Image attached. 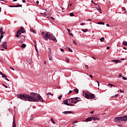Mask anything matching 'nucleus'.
<instances>
[{
    "instance_id": "1",
    "label": "nucleus",
    "mask_w": 127,
    "mask_h": 127,
    "mask_svg": "<svg viewBox=\"0 0 127 127\" xmlns=\"http://www.w3.org/2000/svg\"><path fill=\"white\" fill-rule=\"evenodd\" d=\"M17 97L25 101L38 102V100H39L40 102H44L41 96H18Z\"/></svg>"
},
{
    "instance_id": "2",
    "label": "nucleus",
    "mask_w": 127,
    "mask_h": 127,
    "mask_svg": "<svg viewBox=\"0 0 127 127\" xmlns=\"http://www.w3.org/2000/svg\"><path fill=\"white\" fill-rule=\"evenodd\" d=\"M42 35L45 40L50 39V40H53L55 42H57V39H56L55 36H53V34H48V33L43 32L42 33Z\"/></svg>"
},
{
    "instance_id": "3",
    "label": "nucleus",
    "mask_w": 127,
    "mask_h": 127,
    "mask_svg": "<svg viewBox=\"0 0 127 127\" xmlns=\"http://www.w3.org/2000/svg\"><path fill=\"white\" fill-rule=\"evenodd\" d=\"M114 121L116 124L122 123V122H126L127 121V116H124L121 117H116L114 119Z\"/></svg>"
},
{
    "instance_id": "4",
    "label": "nucleus",
    "mask_w": 127,
    "mask_h": 127,
    "mask_svg": "<svg viewBox=\"0 0 127 127\" xmlns=\"http://www.w3.org/2000/svg\"><path fill=\"white\" fill-rule=\"evenodd\" d=\"M21 33H24V28L22 27H21L20 29H18L17 31L16 37H17V38H19V35H20Z\"/></svg>"
},
{
    "instance_id": "5",
    "label": "nucleus",
    "mask_w": 127,
    "mask_h": 127,
    "mask_svg": "<svg viewBox=\"0 0 127 127\" xmlns=\"http://www.w3.org/2000/svg\"><path fill=\"white\" fill-rule=\"evenodd\" d=\"M82 95L83 96H95V94L91 93V92H89L87 90L82 91Z\"/></svg>"
},
{
    "instance_id": "6",
    "label": "nucleus",
    "mask_w": 127,
    "mask_h": 127,
    "mask_svg": "<svg viewBox=\"0 0 127 127\" xmlns=\"http://www.w3.org/2000/svg\"><path fill=\"white\" fill-rule=\"evenodd\" d=\"M19 38H20V40L19 41L21 43H23V41H24V40L25 39V37L24 36H23V35L20 34Z\"/></svg>"
},
{
    "instance_id": "7",
    "label": "nucleus",
    "mask_w": 127,
    "mask_h": 127,
    "mask_svg": "<svg viewBox=\"0 0 127 127\" xmlns=\"http://www.w3.org/2000/svg\"><path fill=\"white\" fill-rule=\"evenodd\" d=\"M7 44V43L6 42V41L2 42V43H1V46L3 47V48H4V49H7V47L6 46Z\"/></svg>"
},
{
    "instance_id": "8",
    "label": "nucleus",
    "mask_w": 127,
    "mask_h": 127,
    "mask_svg": "<svg viewBox=\"0 0 127 127\" xmlns=\"http://www.w3.org/2000/svg\"><path fill=\"white\" fill-rule=\"evenodd\" d=\"M73 100H76V101H73V104H76V103H78V102H79V101H81V99L79 97H76L74 98Z\"/></svg>"
},
{
    "instance_id": "9",
    "label": "nucleus",
    "mask_w": 127,
    "mask_h": 127,
    "mask_svg": "<svg viewBox=\"0 0 127 127\" xmlns=\"http://www.w3.org/2000/svg\"><path fill=\"white\" fill-rule=\"evenodd\" d=\"M85 98H86V99H95V98H96L95 96H84Z\"/></svg>"
},
{
    "instance_id": "10",
    "label": "nucleus",
    "mask_w": 127,
    "mask_h": 127,
    "mask_svg": "<svg viewBox=\"0 0 127 127\" xmlns=\"http://www.w3.org/2000/svg\"><path fill=\"white\" fill-rule=\"evenodd\" d=\"M26 61L29 65H31V63L32 62V60H31V59H30L29 58H28V59H26Z\"/></svg>"
},
{
    "instance_id": "11",
    "label": "nucleus",
    "mask_w": 127,
    "mask_h": 127,
    "mask_svg": "<svg viewBox=\"0 0 127 127\" xmlns=\"http://www.w3.org/2000/svg\"><path fill=\"white\" fill-rule=\"evenodd\" d=\"M16 124H15V117H14L13 119L12 127H16Z\"/></svg>"
},
{
    "instance_id": "12",
    "label": "nucleus",
    "mask_w": 127,
    "mask_h": 127,
    "mask_svg": "<svg viewBox=\"0 0 127 127\" xmlns=\"http://www.w3.org/2000/svg\"><path fill=\"white\" fill-rule=\"evenodd\" d=\"M40 14H41V15L42 16H44L45 17L47 16V12H44V13H40Z\"/></svg>"
},
{
    "instance_id": "13",
    "label": "nucleus",
    "mask_w": 127,
    "mask_h": 127,
    "mask_svg": "<svg viewBox=\"0 0 127 127\" xmlns=\"http://www.w3.org/2000/svg\"><path fill=\"white\" fill-rule=\"evenodd\" d=\"M93 120V117H91L90 118H88L85 120L86 122H91Z\"/></svg>"
},
{
    "instance_id": "14",
    "label": "nucleus",
    "mask_w": 127,
    "mask_h": 127,
    "mask_svg": "<svg viewBox=\"0 0 127 127\" xmlns=\"http://www.w3.org/2000/svg\"><path fill=\"white\" fill-rule=\"evenodd\" d=\"M74 99H75V98H70L69 99H68L67 100V102L68 103H73L74 102Z\"/></svg>"
},
{
    "instance_id": "15",
    "label": "nucleus",
    "mask_w": 127,
    "mask_h": 127,
    "mask_svg": "<svg viewBox=\"0 0 127 127\" xmlns=\"http://www.w3.org/2000/svg\"><path fill=\"white\" fill-rule=\"evenodd\" d=\"M30 96H40V95L37 94V93H33V92H31L30 93Z\"/></svg>"
},
{
    "instance_id": "16",
    "label": "nucleus",
    "mask_w": 127,
    "mask_h": 127,
    "mask_svg": "<svg viewBox=\"0 0 127 127\" xmlns=\"http://www.w3.org/2000/svg\"><path fill=\"white\" fill-rule=\"evenodd\" d=\"M113 62H114V63H120L121 62V61L119 60H113Z\"/></svg>"
},
{
    "instance_id": "17",
    "label": "nucleus",
    "mask_w": 127,
    "mask_h": 127,
    "mask_svg": "<svg viewBox=\"0 0 127 127\" xmlns=\"http://www.w3.org/2000/svg\"><path fill=\"white\" fill-rule=\"evenodd\" d=\"M48 58L49 60H51V61H52V56L51 55V53H49L48 54Z\"/></svg>"
},
{
    "instance_id": "18",
    "label": "nucleus",
    "mask_w": 127,
    "mask_h": 127,
    "mask_svg": "<svg viewBox=\"0 0 127 127\" xmlns=\"http://www.w3.org/2000/svg\"><path fill=\"white\" fill-rule=\"evenodd\" d=\"M63 113L64 115H67V114H72V112L71 111H64Z\"/></svg>"
},
{
    "instance_id": "19",
    "label": "nucleus",
    "mask_w": 127,
    "mask_h": 127,
    "mask_svg": "<svg viewBox=\"0 0 127 127\" xmlns=\"http://www.w3.org/2000/svg\"><path fill=\"white\" fill-rule=\"evenodd\" d=\"M0 33L1 34V33H4V32H3V27H1L0 28Z\"/></svg>"
},
{
    "instance_id": "20",
    "label": "nucleus",
    "mask_w": 127,
    "mask_h": 127,
    "mask_svg": "<svg viewBox=\"0 0 127 127\" xmlns=\"http://www.w3.org/2000/svg\"><path fill=\"white\" fill-rule=\"evenodd\" d=\"M92 120H93V121H96V120L99 121L100 118L98 117H93Z\"/></svg>"
},
{
    "instance_id": "21",
    "label": "nucleus",
    "mask_w": 127,
    "mask_h": 127,
    "mask_svg": "<svg viewBox=\"0 0 127 127\" xmlns=\"http://www.w3.org/2000/svg\"><path fill=\"white\" fill-rule=\"evenodd\" d=\"M74 93H76V94H78L79 93V89L76 88L74 89Z\"/></svg>"
},
{
    "instance_id": "22",
    "label": "nucleus",
    "mask_w": 127,
    "mask_h": 127,
    "mask_svg": "<svg viewBox=\"0 0 127 127\" xmlns=\"http://www.w3.org/2000/svg\"><path fill=\"white\" fill-rule=\"evenodd\" d=\"M68 100H65L64 101V105H66V106H68V105H69V103H68Z\"/></svg>"
},
{
    "instance_id": "23",
    "label": "nucleus",
    "mask_w": 127,
    "mask_h": 127,
    "mask_svg": "<svg viewBox=\"0 0 127 127\" xmlns=\"http://www.w3.org/2000/svg\"><path fill=\"white\" fill-rule=\"evenodd\" d=\"M30 31H31V32H33V33H34V34H36V32H35V31L33 29H30Z\"/></svg>"
},
{
    "instance_id": "24",
    "label": "nucleus",
    "mask_w": 127,
    "mask_h": 127,
    "mask_svg": "<svg viewBox=\"0 0 127 127\" xmlns=\"http://www.w3.org/2000/svg\"><path fill=\"white\" fill-rule=\"evenodd\" d=\"M21 46L22 48H25V47H26V45L25 44H23Z\"/></svg>"
},
{
    "instance_id": "25",
    "label": "nucleus",
    "mask_w": 127,
    "mask_h": 127,
    "mask_svg": "<svg viewBox=\"0 0 127 127\" xmlns=\"http://www.w3.org/2000/svg\"><path fill=\"white\" fill-rule=\"evenodd\" d=\"M65 60H66V62L67 63H69V62H70V60L69 59V58H65Z\"/></svg>"
},
{
    "instance_id": "26",
    "label": "nucleus",
    "mask_w": 127,
    "mask_h": 127,
    "mask_svg": "<svg viewBox=\"0 0 127 127\" xmlns=\"http://www.w3.org/2000/svg\"><path fill=\"white\" fill-rule=\"evenodd\" d=\"M100 40L101 42H104V40H105V38L104 37H102L100 39Z\"/></svg>"
},
{
    "instance_id": "27",
    "label": "nucleus",
    "mask_w": 127,
    "mask_h": 127,
    "mask_svg": "<svg viewBox=\"0 0 127 127\" xmlns=\"http://www.w3.org/2000/svg\"><path fill=\"white\" fill-rule=\"evenodd\" d=\"M123 45H124L125 46H127V41H124V42H123Z\"/></svg>"
},
{
    "instance_id": "28",
    "label": "nucleus",
    "mask_w": 127,
    "mask_h": 127,
    "mask_svg": "<svg viewBox=\"0 0 127 127\" xmlns=\"http://www.w3.org/2000/svg\"><path fill=\"white\" fill-rule=\"evenodd\" d=\"M77 122H78L77 121H75L73 123H72V127H75V125L74 124H74H77Z\"/></svg>"
},
{
    "instance_id": "29",
    "label": "nucleus",
    "mask_w": 127,
    "mask_h": 127,
    "mask_svg": "<svg viewBox=\"0 0 127 127\" xmlns=\"http://www.w3.org/2000/svg\"><path fill=\"white\" fill-rule=\"evenodd\" d=\"M19 96H29V95H27L26 94H20Z\"/></svg>"
},
{
    "instance_id": "30",
    "label": "nucleus",
    "mask_w": 127,
    "mask_h": 127,
    "mask_svg": "<svg viewBox=\"0 0 127 127\" xmlns=\"http://www.w3.org/2000/svg\"><path fill=\"white\" fill-rule=\"evenodd\" d=\"M0 39H1L2 38H3V34H4V33H1L0 34Z\"/></svg>"
},
{
    "instance_id": "31",
    "label": "nucleus",
    "mask_w": 127,
    "mask_h": 127,
    "mask_svg": "<svg viewBox=\"0 0 127 127\" xmlns=\"http://www.w3.org/2000/svg\"><path fill=\"white\" fill-rule=\"evenodd\" d=\"M81 31H83V32H87V31H88V29H81Z\"/></svg>"
},
{
    "instance_id": "32",
    "label": "nucleus",
    "mask_w": 127,
    "mask_h": 127,
    "mask_svg": "<svg viewBox=\"0 0 127 127\" xmlns=\"http://www.w3.org/2000/svg\"><path fill=\"white\" fill-rule=\"evenodd\" d=\"M98 24H102V25H105V23L103 22H99L98 23Z\"/></svg>"
},
{
    "instance_id": "33",
    "label": "nucleus",
    "mask_w": 127,
    "mask_h": 127,
    "mask_svg": "<svg viewBox=\"0 0 127 127\" xmlns=\"http://www.w3.org/2000/svg\"><path fill=\"white\" fill-rule=\"evenodd\" d=\"M22 6V4H18L16 5V7H21Z\"/></svg>"
},
{
    "instance_id": "34",
    "label": "nucleus",
    "mask_w": 127,
    "mask_h": 127,
    "mask_svg": "<svg viewBox=\"0 0 127 127\" xmlns=\"http://www.w3.org/2000/svg\"><path fill=\"white\" fill-rule=\"evenodd\" d=\"M1 76L2 78H7V76H6L4 73H3Z\"/></svg>"
},
{
    "instance_id": "35",
    "label": "nucleus",
    "mask_w": 127,
    "mask_h": 127,
    "mask_svg": "<svg viewBox=\"0 0 127 127\" xmlns=\"http://www.w3.org/2000/svg\"><path fill=\"white\" fill-rule=\"evenodd\" d=\"M53 96V94H52V93H51V92H50V93H47V96Z\"/></svg>"
},
{
    "instance_id": "36",
    "label": "nucleus",
    "mask_w": 127,
    "mask_h": 127,
    "mask_svg": "<svg viewBox=\"0 0 127 127\" xmlns=\"http://www.w3.org/2000/svg\"><path fill=\"white\" fill-rule=\"evenodd\" d=\"M35 50L37 52V54H38V50L37 49V47H36V46H35Z\"/></svg>"
},
{
    "instance_id": "37",
    "label": "nucleus",
    "mask_w": 127,
    "mask_h": 127,
    "mask_svg": "<svg viewBox=\"0 0 127 127\" xmlns=\"http://www.w3.org/2000/svg\"><path fill=\"white\" fill-rule=\"evenodd\" d=\"M67 49H68L69 52H73V50H72V49H70V48H68Z\"/></svg>"
},
{
    "instance_id": "38",
    "label": "nucleus",
    "mask_w": 127,
    "mask_h": 127,
    "mask_svg": "<svg viewBox=\"0 0 127 127\" xmlns=\"http://www.w3.org/2000/svg\"><path fill=\"white\" fill-rule=\"evenodd\" d=\"M51 122L53 123V124H54V125H55V122H54L53 118H51Z\"/></svg>"
},
{
    "instance_id": "39",
    "label": "nucleus",
    "mask_w": 127,
    "mask_h": 127,
    "mask_svg": "<svg viewBox=\"0 0 127 127\" xmlns=\"http://www.w3.org/2000/svg\"><path fill=\"white\" fill-rule=\"evenodd\" d=\"M108 86H110L111 87H115V85H113V84H111V83H109V84H108Z\"/></svg>"
},
{
    "instance_id": "40",
    "label": "nucleus",
    "mask_w": 127,
    "mask_h": 127,
    "mask_svg": "<svg viewBox=\"0 0 127 127\" xmlns=\"http://www.w3.org/2000/svg\"><path fill=\"white\" fill-rule=\"evenodd\" d=\"M68 34L70 36H72V37H73L74 36V35H73V34L72 33H68Z\"/></svg>"
},
{
    "instance_id": "41",
    "label": "nucleus",
    "mask_w": 127,
    "mask_h": 127,
    "mask_svg": "<svg viewBox=\"0 0 127 127\" xmlns=\"http://www.w3.org/2000/svg\"><path fill=\"white\" fill-rule=\"evenodd\" d=\"M67 106H75V105L74 104H72L71 103H68V104H67Z\"/></svg>"
},
{
    "instance_id": "42",
    "label": "nucleus",
    "mask_w": 127,
    "mask_h": 127,
    "mask_svg": "<svg viewBox=\"0 0 127 127\" xmlns=\"http://www.w3.org/2000/svg\"><path fill=\"white\" fill-rule=\"evenodd\" d=\"M95 6L97 8H100V6L99 5V4H96L95 5Z\"/></svg>"
},
{
    "instance_id": "43",
    "label": "nucleus",
    "mask_w": 127,
    "mask_h": 127,
    "mask_svg": "<svg viewBox=\"0 0 127 127\" xmlns=\"http://www.w3.org/2000/svg\"><path fill=\"white\" fill-rule=\"evenodd\" d=\"M97 10L100 11V13H102V10H101V8H97Z\"/></svg>"
},
{
    "instance_id": "44",
    "label": "nucleus",
    "mask_w": 127,
    "mask_h": 127,
    "mask_svg": "<svg viewBox=\"0 0 127 127\" xmlns=\"http://www.w3.org/2000/svg\"><path fill=\"white\" fill-rule=\"evenodd\" d=\"M2 85H3V86L4 87H5L6 88H8V87L7 86V85H5V84H4L2 83Z\"/></svg>"
},
{
    "instance_id": "45",
    "label": "nucleus",
    "mask_w": 127,
    "mask_h": 127,
    "mask_svg": "<svg viewBox=\"0 0 127 127\" xmlns=\"http://www.w3.org/2000/svg\"><path fill=\"white\" fill-rule=\"evenodd\" d=\"M9 7H16V5H9Z\"/></svg>"
},
{
    "instance_id": "46",
    "label": "nucleus",
    "mask_w": 127,
    "mask_h": 127,
    "mask_svg": "<svg viewBox=\"0 0 127 127\" xmlns=\"http://www.w3.org/2000/svg\"><path fill=\"white\" fill-rule=\"evenodd\" d=\"M60 50H61V51H62V52H64V51H65V50L62 48H61Z\"/></svg>"
},
{
    "instance_id": "47",
    "label": "nucleus",
    "mask_w": 127,
    "mask_h": 127,
    "mask_svg": "<svg viewBox=\"0 0 127 127\" xmlns=\"http://www.w3.org/2000/svg\"><path fill=\"white\" fill-rule=\"evenodd\" d=\"M69 15H70V16H73L74 15V13H69Z\"/></svg>"
},
{
    "instance_id": "48",
    "label": "nucleus",
    "mask_w": 127,
    "mask_h": 127,
    "mask_svg": "<svg viewBox=\"0 0 127 127\" xmlns=\"http://www.w3.org/2000/svg\"><path fill=\"white\" fill-rule=\"evenodd\" d=\"M123 80H127V78L125 76H122Z\"/></svg>"
},
{
    "instance_id": "49",
    "label": "nucleus",
    "mask_w": 127,
    "mask_h": 127,
    "mask_svg": "<svg viewBox=\"0 0 127 127\" xmlns=\"http://www.w3.org/2000/svg\"><path fill=\"white\" fill-rule=\"evenodd\" d=\"M122 10H124L125 11H126V10H127V9H126V8L125 7H122Z\"/></svg>"
},
{
    "instance_id": "50",
    "label": "nucleus",
    "mask_w": 127,
    "mask_h": 127,
    "mask_svg": "<svg viewBox=\"0 0 127 127\" xmlns=\"http://www.w3.org/2000/svg\"><path fill=\"white\" fill-rule=\"evenodd\" d=\"M85 68H86L87 69H89V66H88V65L85 64Z\"/></svg>"
},
{
    "instance_id": "51",
    "label": "nucleus",
    "mask_w": 127,
    "mask_h": 127,
    "mask_svg": "<svg viewBox=\"0 0 127 127\" xmlns=\"http://www.w3.org/2000/svg\"><path fill=\"white\" fill-rule=\"evenodd\" d=\"M91 2H93V3H94V4L95 5V4H97V3H96L94 1V0H91Z\"/></svg>"
},
{
    "instance_id": "52",
    "label": "nucleus",
    "mask_w": 127,
    "mask_h": 127,
    "mask_svg": "<svg viewBox=\"0 0 127 127\" xmlns=\"http://www.w3.org/2000/svg\"><path fill=\"white\" fill-rule=\"evenodd\" d=\"M96 82H97V83H98V87H99V86H100V82H99V81H98V80H96Z\"/></svg>"
},
{
    "instance_id": "53",
    "label": "nucleus",
    "mask_w": 127,
    "mask_h": 127,
    "mask_svg": "<svg viewBox=\"0 0 127 127\" xmlns=\"http://www.w3.org/2000/svg\"><path fill=\"white\" fill-rule=\"evenodd\" d=\"M73 42L74 44H75V45H77V43L76 42V41L75 40H73Z\"/></svg>"
},
{
    "instance_id": "54",
    "label": "nucleus",
    "mask_w": 127,
    "mask_h": 127,
    "mask_svg": "<svg viewBox=\"0 0 127 127\" xmlns=\"http://www.w3.org/2000/svg\"><path fill=\"white\" fill-rule=\"evenodd\" d=\"M72 93V90H70L69 92L67 93V95H69V94H71Z\"/></svg>"
},
{
    "instance_id": "55",
    "label": "nucleus",
    "mask_w": 127,
    "mask_h": 127,
    "mask_svg": "<svg viewBox=\"0 0 127 127\" xmlns=\"http://www.w3.org/2000/svg\"><path fill=\"white\" fill-rule=\"evenodd\" d=\"M51 18L52 20H55V19L53 17H51Z\"/></svg>"
},
{
    "instance_id": "56",
    "label": "nucleus",
    "mask_w": 127,
    "mask_h": 127,
    "mask_svg": "<svg viewBox=\"0 0 127 127\" xmlns=\"http://www.w3.org/2000/svg\"><path fill=\"white\" fill-rule=\"evenodd\" d=\"M121 77H123V76L122 75V74L120 73V74H119V78H121Z\"/></svg>"
},
{
    "instance_id": "57",
    "label": "nucleus",
    "mask_w": 127,
    "mask_h": 127,
    "mask_svg": "<svg viewBox=\"0 0 127 127\" xmlns=\"http://www.w3.org/2000/svg\"><path fill=\"white\" fill-rule=\"evenodd\" d=\"M80 24L81 25H85V23H81Z\"/></svg>"
},
{
    "instance_id": "58",
    "label": "nucleus",
    "mask_w": 127,
    "mask_h": 127,
    "mask_svg": "<svg viewBox=\"0 0 127 127\" xmlns=\"http://www.w3.org/2000/svg\"><path fill=\"white\" fill-rule=\"evenodd\" d=\"M22 2L25 3V2H26V1L25 0H22Z\"/></svg>"
},
{
    "instance_id": "59",
    "label": "nucleus",
    "mask_w": 127,
    "mask_h": 127,
    "mask_svg": "<svg viewBox=\"0 0 127 127\" xmlns=\"http://www.w3.org/2000/svg\"><path fill=\"white\" fill-rule=\"evenodd\" d=\"M61 98H62V96H59L58 97L59 100H61Z\"/></svg>"
},
{
    "instance_id": "60",
    "label": "nucleus",
    "mask_w": 127,
    "mask_h": 127,
    "mask_svg": "<svg viewBox=\"0 0 127 127\" xmlns=\"http://www.w3.org/2000/svg\"><path fill=\"white\" fill-rule=\"evenodd\" d=\"M89 77H90V78H91V79H93V76L92 75L90 74Z\"/></svg>"
},
{
    "instance_id": "61",
    "label": "nucleus",
    "mask_w": 127,
    "mask_h": 127,
    "mask_svg": "<svg viewBox=\"0 0 127 127\" xmlns=\"http://www.w3.org/2000/svg\"><path fill=\"white\" fill-rule=\"evenodd\" d=\"M5 80H6V81H7L8 82H9V79H8V78H5Z\"/></svg>"
},
{
    "instance_id": "62",
    "label": "nucleus",
    "mask_w": 127,
    "mask_h": 127,
    "mask_svg": "<svg viewBox=\"0 0 127 127\" xmlns=\"http://www.w3.org/2000/svg\"><path fill=\"white\" fill-rule=\"evenodd\" d=\"M3 74V73H2L1 71H0V75H2Z\"/></svg>"
},
{
    "instance_id": "63",
    "label": "nucleus",
    "mask_w": 127,
    "mask_h": 127,
    "mask_svg": "<svg viewBox=\"0 0 127 127\" xmlns=\"http://www.w3.org/2000/svg\"><path fill=\"white\" fill-rule=\"evenodd\" d=\"M92 58H93V59H94V60H96V58H95L94 57H92Z\"/></svg>"
},
{
    "instance_id": "64",
    "label": "nucleus",
    "mask_w": 127,
    "mask_h": 127,
    "mask_svg": "<svg viewBox=\"0 0 127 127\" xmlns=\"http://www.w3.org/2000/svg\"><path fill=\"white\" fill-rule=\"evenodd\" d=\"M36 3L37 4H38V3H39V1L38 0L36 1Z\"/></svg>"
}]
</instances>
